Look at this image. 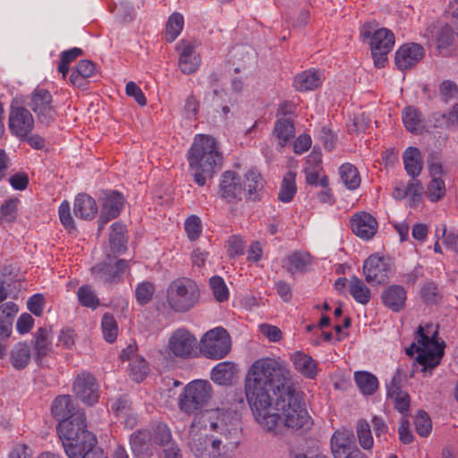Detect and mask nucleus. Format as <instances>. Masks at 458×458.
Masks as SVG:
<instances>
[{"label": "nucleus", "mask_w": 458, "mask_h": 458, "mask_svg": "<svg viewBox=\"0 0 458 458\" xmlns=\"http://www.w3.org/2000/svg\"><path fill=\"white\" fill-rule=\"evenodd\" d=\"M437 327L434 324L420 326L416 332L417 343L411 344L406 348L405 352L409 356L417 353L415 365L421 367V371L431 372L437 367L444 355V343L437 340Z\"/></svg>", "instance_id": "nucleus-3"}, {"label": "nucleus", "mask_w": 458, "mask_h": 458, "mask_svg": "<svg viewBox=\"0 0 458 458\" xmlns=\"http://www.w3.org/2000/svg\"><path fill=\"white\" fill-rule=\"evenodd\" d=\"M130 376L136 382L142 381L148 372L147 361L139 355H134L129 363Z\"/></svg>", "instance_id": "nucleus-44"}, {"label": "nucleus", "mask_w": 458, "mask_h": 458, "mask_svg": "<svg viewBox=\"0 0 458 458\" xmlns=\"http://www.w3.org/2000/svg\"><path fill=\"white\" fill-rule=\"evenodd\" d=\"M79 303L86 308L96 310L100 306V300L95 290L89 284L81 285L77 292Z\"/></svg>", "instance_id": "nucleus-41"}, {"label": "nucleus", "mask_w": 458, "mask_h": 458, "mask_svg": "<svg viewBox=\"0 0 458 458\" xmlns=\"http://www.w3.org/2000/svg\"><path fill=\"white\" fill-rule=\"evenodd\" d=\"M31 350L30 346L25 342H20L13 345L10 352V362L12 366L21 370L30 362Z\"/></svg>", "instance_id": "nucleus-29"}, {"label": "nucleus", "mask_w": 458, "mask_h": 458, "mask_svg": "<svg viewBox=\"0 0 458 458\" xmlns=\"http://www.w3.org/2000/svg\"><path fill=\"white\" fill-rule=\"evenodd\" d=\"M403 123L406 130L412 133H421L424 129L420 114L413 106H407L403 109Z\"/></svg>", "instance_id": "nucleus-36"}, {"label": "nucleus", "mask_w": 458, "mask_h": 458, "mask_svg": "<svg viewBox=\"0 0 458 458\" xmlns=\"http://www.w3.org/2000/svg\"><path fill=\"white\" fill-rule=\"evenodd\" d=\"M124 206V199L117 191H112L106 194L102 205L101 213L98 219L99 230L112 219L116 218Z\"/></svg>", "instance_id": "nucleus-21"}, {"label": "nucleus", "mask_w": 458, "mask_h": 458, "mask_svg": "<svg viewBox=\"0 0 458 458\" xmlns=\"http://www.w3.org/2000/svg\"><path fill=\"white\" fill-rule=\"evenodd\" d=\"M73 212L81 219H93L98 213L96 200L88 194H79L74 199Z\"/></svg>", "instance_id": "nucleus-27"}, {"label": "nucleus", "mask_w": 458, "mask_h": 458, "mask_svg": "<svg viewBox=\"0 0 458 458\" xmlns=\"http://www.w3.org/2000/svg\"><path fill=\"white\" fill-rule=\"evenodd\" d=\"M79 410H75L72 403V400L70 395H59L57 396L51 407L53 416L60 421L63 420H68L72 418L75 412Z\"/></svg>", "instance_id": "nucleus-30"}, {"label": "nucleus", "mask_w": 458, "mask_h": 458, "mask_svg": "<svg viewBox=\"0 0 458 458\" xmlns=\"http://www.w3.org/2000/svg\"><path fill=\"white\" fill-rule=\"evenodd\" d=\"M223 154L216 139L210 135L197 134L187 154L194 182L203 186L208 178L221 169Z\"/></svg>", "instance_id": "nucleus-2"}, {"label": "nucleus", "mask_w": 458, "mask_h": 458, "mask_svg": "<svg viewBox=\"0 0 458 458\" xmlns=\"http://www.w3.org/2000/svg\"><path fill=\"white\" fill-rule=\"evenodd\" d=\"M19 311L18 306L13 301H7L0 306V320L13 323Z\"/></svg>", "instance_id": "nucleus-59"}, {"label": "nucleus", "mask_w": 458, "mask_h": 458, "mask_svg": "<svg viewBox=\"0 0 458 458\" xmlns=\"http://www.w3.org/2000/svg\"><path fill=\"white\" fill-rule=\"evenodd\" d=\"M341 180L349 190H356L360 184V177L357 168L345 163L339 168Z\"/></svg>", "instance_id": "nucleus-40"}, {"label": "nucleus", "mask_w": 458, "mask_h": 458, "mask_svg": "<svg viewBox=\"0 0 458 458\" xmlns=\"http://www.w3.org/2000/svg\"><path fill=\"white\" fill-rule=\"evenodd\" d=\"M200 291L193 280L180 277L173 280L165 290L164 306L175 313H185L199 302Z\"/></svg>", "instance_id": "nucleus-6"}, {"label": "nucleus", "mask_w": 458, "mask_h": 458, "mask_svg": "<svg viewBox=\"0 0 458 458\" xmlns=\"http://www.w3.org/2000/svg\"><path fill=\"white\" fill-rule=\"evenodd\" d=\"M17 203L16 199H8L1 206L0 219L2 223L10 224L16 219Z\"/></svg>", "instance_id": "nucleus-52"}, {"label": "nucleus", "mask_w": 458, "mask_h": 458, "mask_svg": "<svg viewBox=\"0 0 458 458\" xmlns=\"http://www.w3.org/2000/svg\"><path fill=\"white\" fill-rule=\"evenodd\" d=\"M351 227L355 235L363 239H371L377 232V219L367 212H358L351 218Z\"/></svg>", "instance_id": "nucleus-20"}, {"label": "nucleus", "mask_w": 458, "mask_h": 458, "mask_svg": "<svg viewBox=\"0 0 458 458\" xmlns=\"http://www.w3.org/2000/svg\"><path fill=\"white\" fill-rule=\"evenodd\" d=\"M179 57V68L184 74L195 72L200 65V57L195 53V45L187 40H181L176 45Z\"/></svg>", "instance_id": "nucleus-19"}, {"label": "nucleus", "mask_w": 458, "mask_h": 458, "mask_svg": "<svg viewBox=\"0 0 458 458\" xmlns=\"http://www.w3.org/2000/svg\"><path fill=\"white\" fill-rule=\"evenodd\" d=\"M381 299L386 307L393 312H399L404 309L407 293L403 286L392 284L383 291Z\"/></svg>", "instance_id": "nucleus-23"}, {"label": "nucleus", "mask_w": 458, "mask_h": 458, "mask_svg": "<svg viewBox=\"0 0 458 458\" xmlns=\"http://www.w3.org/2000/svg\"><path fill=\"white\" fill-rule=\"evenodd\" d=\"M428 173L431 178H440L445 174L441 157L438 153H431L428 158Z\"/></svg>", "instance_id": "nucleus-58"}, {"label": "nucleus", "mask_w": 458, "mask_h": 458, "mask_svg": "<svg viewBox=\"0 0 458 458\" xmlns=\"http://www.w3.org/2000/svg\"><path fill=\"white\" fill-rule=\"evenodd\" d=\"M352 433L341 428L331 437V450L335 458H367L360 450L352 446Z\"/></svg>", "instance_id": "nucleus-13"}, {"label": "nucleus", "mask_w": 458, "mask_h": 458, "mask_svg": "<svg viewBox=\"0 0 458 458\" xmlns=\"http://www.w3.org/2000/svg\"><path fill=\"white\" fill-rule=\"evenodd\" d=\"M52 101V95L47 89L37 88L31 93L29 106L41 123H48L55 119V110Z\"/></svg>", "instance_id": "nucleus-14"}, {"label": "nucleus", "mask_w": 458, "mask_h": 458, "mask_svg": "<svg viewBox=\"0 0 458 458\" xmlns=\"http://www.w3.org/2000/svg\"><path fill=\"white\" fill-rule=\"evenodd\" d=\"M45 297L40 293L32 295L27 301L28 310L37 317L43 313Z\"/></svg>", "instance_id": "nucleus-60"}, {"label": "nucleus", "mask_w": 458, "mask_h": 458, "mask_svg": "<svg viewBox=\"0 0 458 458\" xmlns=\"http://www.w3.org/2000/svg\"><path fill=\"white\" fill-rule=\"evenodd\" d=\"M296 174L293 172H288L282 181L281 188L278 193V199L282 202L288 203L293 200L296 194L297 187L295 183Z\"/></svg>", "instance_id": "nucleus-39"}, {"label": "nucleus", "mask_w": 458, "mask_h": 458, "mask_svg": "<svg viewBox=\"0 0 458 458\" xmlns=\"http://www.w3.org/2000/svg\"><path fill=\"white\" fill-rule=\"evenodd\" d=\"M152 441L161 445H169L172 439V434L165 424H157L151 433Z\"/></svg>", "instance_id": "nucleus-55"}, {"label": "nucleus", "mask_w": 458, "mask_h": 458, "mask_svg": "<svg viewBox=\"0 0 458 458\" xmlns=\"http://www.w3.org/2000/svg\"><path fill=\"white\" fill-rule=\"evenodd\" d=\"M86 428V417L83 411H78L72 418L63 420L58 423L57 433L68 457L78 458L81 448L97 444L95 436Z\"/></svg>", "instance_id": "nucleus-4"}, {"label": "nucleus", "mask_w": 458, "mask_h": 458, "mask_svg": "<svg viewBox=\"0 0 458 458\" xmlns=\"http://www.w3.org/2000/svg\"><path fill=\"white\" fill-rule=\"evenodd\" d=\"M199 352L206 358L221 360L231 350V337L227 331L217 327L206 332L199 341Z\"/></svg>", "instance_id": "nucleus-9"}, {"label": "nucleus", "mask_w": 458, "mask_h": 458, "mask_svg": "<svg viewBox=\"0 0 458 458\" xmlns=\"http://www.w3.org/2000/svg\"><path fill=\"white\" fill-rule=\"evenodd\" d=\"M404 168L412 178L418 177L423 167L421 152L414 147L407 148L403 155Z\"/></svg>", "instance_id": "nucleus-28"}, {"label": "nucleus", "mask_w": 458, "mask_h": 458, "mask_svg": "<svg viewBox=\"0 0 458 458\" xmlns=\"http://www.w3.org/2000/svg\"><path fill=\"white\" fill-rule=\"evenodd\" d=\"M151 433L148 430H138L131 436V445L134 453L148 454L151 445Z\"/></svg>", "instance_id": "nucleus-42"}, {"label": "nucleus", "mask_w": 458, "mask_h": 458, "mask_svg": "<svg viewBox=\"0 0 458 458\" xmlns=\"http://www.w3.org/2000/svg\"><path fill=\"white\" fill-rule=\"evenodd\" d=\"M357 436L360 446L365 450H370L373 447L374 440L371 435L370 426L364 420H360L357 423Z\"/></svg>", "instance_id": "nucleus-46"}, {"label": "nucleus", "mask_w": 458, "mask_h": 458, "mask_svg": "<svg viewBox=\"0 0 458 458\" xmlns=\"http://www.w3.org/2000/svg\"><path fill=\"white\" fill-rule=\"evenodd\" d=\"M391 269L384 259L372 255L364 262L363 274L369 284H380L388 278Z\"/></svg>", "instance_id": "nucleus-16"}, {"label": "nucleus", "mask_w": 458, "mask_h": 458, "mask_svg": "<svg viewBox=\"0 0 458 458\" xmlns=\"http://www.w3.org/2000/svg\"><path fill=\"white\" fill-rule=\"evenodd\" d=\"M155 293V285L150 282H143L136 288V299L139 303L144 305L149 302Z\"/></svg>", "instance_id": "nucleus-57"}, {"label": "nucleus", "mask_w": 458, "mask_h": 458, "mask_svg": "<svg viewBox=\"0 0 458 458\" xmlns=\"http://www.w3.org/2000/svg\"><path fill=\"white\" fill-rule=\"evenodd\" d=\"M245 247L244 241L236 235L231 236L228 240V254L230 256H238L243 253Z\"/></svg>", "instance_id": "nucleus-62"}, {"label": "nucleus", "mask_w": 458, "mask_h": 458, "mask_svg": "<svg viewBox=\"0 0 458 458\" xmlns=\"http://www.w3.org/2000/svg\"><path fill=\"white\" fill-rule=\"evenodd\" d=\"M8 126L13 135L23 140L34 128V117L27 108L13 104L9 114Z\"/></svg>", "instance_id": "nucleus-11"}, {"label": "nucleus", "mask_w": 458, "mask_h": 458, "mask_svg": "<svg viewBox=\"0 0 458 458\" xmlns=\"http://www.w3.org/2000/svg\"><path fill=\"white\" fill-rule=\"evenodd\" d=\"M386 397L393 402L394 408L400 413L408 412L411 398L407 392L402 390V375L399 369L386 385Z\"/></svg>", "instance_id": "nucleus-17"}, {"label": "nucleus", "mask_w": 458, "mask_h": 458, "mask_svg": "<svg viewBox=\"0 0 458 458\" xmlns=\"http://www.w3.org/2000/svg\"><path fill=\"white\" fill-rule=\"evenodd\" d=\"M58 215L61 224L66 230L72 232L75 229L74 220L71 214L70 203L67 200H64L58 208Z\"/></svg>", "instance_id": "nucleus-56"}, {"label": "nucleus", "mask_w": 458, "mask_h": 458, "mask_svg": "<svg viewBox=\"0 0 458 458\" xmlns=\"http://www.w3.org/2000/svg\"><path fill=\"white\" fill-rule=\"evenodd\" d=\"M242 185L246 188V197L254 199L263 188L261 174L253 169L248 171L242 178Z\"/></svg>", "instance_id": "nucleus-37"}, {"label": "nucleus", "mask_w": 458, "mask_h": 458, "mask_svg": "<svg viewBox=\"0 0 458 458\" xmlns=\"http://www.w3.org/2000/svg\"><path fill=\"white\" fill-rule=\"evenodd\" d=\"M212 393V386L208 380H192L184 386L178 397L179 409L188 415L202 411L211 399Z\"/></svg>", "instance_id": "nucleus-8"}, {"label": "nucleus", "mask_w": 458, "mask_h": 458, "mask_svg": "<svg viewBox=\"0 0 458 458\" xmlns=\"http://www.w3.org/2000/svg\"><path fill=\"white\" fill-rule=\"evenodd\" d=\"M184 230L191 241H196L201 234V220L195 215L190 216L184 223Z\"/></svg>", "instance_id": "nucleus-51"}, {"label": "nucleus", "mask_w": 458, "mask_h": 458, "mask_svg": "<svg viewBox=\"0 0 458 458\" xmlns=\"http://www.w3.org/2000/svg\"><path fill=\"white\" fill-rule=\"evenodd\" d=\"M424 48L416 43L401 46L395 52V64L402 70H408L416 65L424 56Z\"/></svg>", "instance_id": "nucleus-18"}, {"label": "nucleus", "mask_w": 458, "mask_h": 458, "mask_svg": "<svg viewBox=\"0 0 458 458\" xmlns=\"http://www.w3.org/2000/svg\"><path fill=\"white\" fill-rule=\"evenodd\" d=\"M219 187L221 197L227 202H236L246 196V188L242 185V178L233 171L223 173Z\"/></svg>", "instance_id": "nucleus-15"}, {"label": "nucleus", "mask_w": 458, "mask_h": 458, "mask_svg": "<svg viewBox=\"0 0 458 458\" xmlns=\"http://www.w3.org/2000/svg\"><path fill=\"white\" fill-rule=\"evenodd\" d=\"M236 373L234 363L224 361L216 364L211 371V379L221 386L229 385Z\"/></svg>", "instance_id": "nucleus-33"}, {"label": "nucleus", "mask_w": 458, "mask_h": 458, "mask_svg": "<svg viewBox=\"0 0 458 458\" xmlns=\"http://www.w3.org/2000/svg\"><path fill=\"white\" fill-rule=\"evenodd\" d=\"M125 92L128 96L132 97L140 106H146L147 99L145 95L141 89L133 81H130L126 84Z\"/></svg>", "instance_id": "nucleus-61"}, {"label": "nucleus", "mask_w": 458, "mask_h": 458, "mask_svg": "<svg viewBox=\"0 0 458 458\" xmlns=\"http://www.w3.org/2000/svg\"><path fill=\"white\" fill-rule=\"evenodd\" d=\"M420 296L423 301L428 304L437 303L441 298L437 285L433 282H428L423 285L420 290Z\"/></svg>", "instance_id": "nucleus-54"}, {"label": "nucleus", "mask_w": 458, "mask_h": 458, "mask_svg": "<svg viewBox=\"0 0 458 458\" xmlns=\"http://www.w3.org/2000/svg\"><path fill=\"white\" fill-rule=\"evenodd\" d=\"M294 369L306 378L313 379L318 374V362L309 354L297 351L292 353Z\"/></svg>", "instance_id": "nucleus-25"}, {"label": "nucleus", "mask_w": 458, "mask_h": 458, "mask_svg": "<svg viewBox=\"0 0 458 458\" xmlns=\"http://www.w3.org/2000/svg\"><path fill=\"white\" fill-rule=\"evenodd\" d=\"M446 193L445 183L441 178H431L428 184L426 195L431 202H437Z\"/></svg>", "instance_id": "nucleus-45"}, {"label": "nucleus", "mask_w": 458, "mask_h": 458, "mask_svg": "<svg viewBox=\"0 0 458 458\" xmlns=\"http://www.w3.org/2000/svg\"><path fill=\"white\" fill-rule=\"evenodd\" d=\"M394 45V33L386 28L376 30L370 40L371 51L390 52Z\"/></svg>", "instance_id": "nucleus-31"}, {"label": "nucleus", "mask_w": 458, "mask_h": 458, "mask_svg": "<svg viewBox=\"0 0 458 458\" xmlns=\"http://www.w3.org/2000/svg\"><path fill=\"white\" fill-rule=\"evenodd\" d=\"M167 348L174 356L189 359L197 355L198 341L189 330L179 328L170 335Z\"/></svg>", "instance_id": "nucleus-10"}, {"label": "nucleus", "mask_w": 458, "mask_h": 458, "mask_svg": "<svg viewBox=\"0 0 458 458\" xmlns=\"http://www.w3.org/2000/svg\"><path fill=\"white\" fill-rule=\"evenodd\" d=\"M72 389L76 396L88 405H93L98 401L99 386L90 373L83 371L78 374Z\"/></svg>", "instance_id": "nucleus-12"}, {"label": "nucleus", "mask_w": 458, "mask_h": 458, "mask_svg": "<svg viewBox=\"0 0 458 458\" xmlns=\"http://www.w3.org/2000/svg\"><path fill=\"white\" fill-rule=\"evenodd\" d=\"M189 447L197 458H227L228 453L237 447L238 440H229L211 434L199 433V430L190 428Z\"/></svg>", "instance_id": "nucleus-7"}, {"label": "nucleus", "mask_w": 458, "mask_h": 458, "mask_svg": "<svg viewBox=\"0 0 458 458\" xmlns=\"http://www.w3.org/2000/svg\"><path fill=\"white\" fill-rule=\"evenodd\" d=\"M126 229L121 223H114L109 235V243L114 252L121 253L125 250Z\"/></svg>", "instance_id": "nucleus-38"}, {"label": "nucleus", "mask_w": 458, "mask_h": 458, "mask_svg": "<svg viewBox=\"0 0 458 458\" xmlns=\"http://www.w3.org/2000/svg\"><path fill=\"white\" fill-rule=\"evenodd\" d=\"M34 360L39 367L47 364V358L53 353L50 332L46 327H40L34 335Z\"/></svg>", "instance_id": "nucleus-22"}, {"label": "nucleus", "mask_w": 458, "mask_h": 458, "mask_svg": "<svg viewBox=\"0 0 458 458\" xmlns=\"http://www.w3.org/2000/svg\"><path fill=\"white\" fill-rule=\"evenodd\" d=\"M81 55H82V50L78 47L62 52L61 60L58 64V72L62 73L64 79H65L68 73L69 64Z\"/></svg>", "instance_id": "nucleus-50"}, {"label": "nucleus", "mask_w": 458, "mask_h": 458, "mask_svg": "<svg viewBox=\"0 0 458 458\" xmlns=\"http://www.w3.org/2000/svg\"><path fill=\"white\" fill-rule=\"evenodd\" d=\"M348 290L352 297L362 305L369 302L371 293L365 283L358 276H353L349 280Z\"/></svg>", "instance_id": "nucleus-34"}, {"label": "nucleus", "mask_w": 458, "mask_h": 458, "mask_svg": "<svg viewBox=\"0 0 458 458\" xmlns=\"http://www.w3.org/2000/svg\"><path fill=\"white\" fill-rule=\"evenodd\" d=\"M209 285L215 299L223 302L229 297V290L221 276H215L209 279Z\"/></svg>", "instance_id": "nucleus-48"}, {"label": "nucleus", "mask_w": 458, "mask_h": 458, "mask_svg": "<svg viewBox=\"0 0 458 458\" xmlns=\"http://www.w3.org/2000/svg\"><path fill=\"white\" fill-rule=\"evenodd\" d=\"M273 135L278 140L280 148L285 147L295 136V128L293 121L285 118L276 120Z\"/></svg>", "instance_id": "nucleus-32"}, {"label": "nucleus", "mask_w": 458, "mask_h": 458, "mask_svg": "<svg viewBox=\"0 0 458 458\" xmlns=\"http://www.w3.org/2000/svg\"><path fill=\"white\" fill-rule=\"evenodd\" d=\"M407 197L411 207H417L423 199V185L419 180L412 178L406 184Z\"/></svg>", "instance_id": "nucleus-47"}, {"label": "nucleus", "mask_w": 458, "mask_h": 458, "mask_svg": "<svg viewBox=\"0 0 458 458\" xmlns=\"http://www.w3.org/2000/svg\"><path fill=\"white\" fill-rule=\"evenodd\" d=\"M417 433L420 437H428L431 432L432 424L429 416L425 411H419L414 420Z\"/></svg>", "instance_id": "nucleus-53"}, {"label": "nucleus", "mask_w": 458, "mask_h": 458, "mask_svg": "<svg viewBox=\"0 0 458 458\" xmlns=\"http://www.w3.org/2000/svg\"><path fill=\"white\" fill-rule=\"evenodd\" d=\"M32 454L28 445L24 444H15L9 453L8 458H31Z\"/></svg>", "instance_id": "nucleus-64"}, {"label": "nucleus", "mask_w": 458, "mask_h": 458, "mask_svg": "<svg viewBox=\"0 0 458 458\" xmlns=\"http://www.w3.org/2000/svg\"><path fill=\"white\" fill-rule=\"evenodd\" d=\"M244 390L255 420L265 430L273 431L279 423L294 430L311 427L302 394L293 386L282 359L255 360L247 371Z\"/></svg>", "instance_id": "nucleus-1"}, {"label": "nucleus", "mask_w": 458, "mask_h": 458, "mask_svg": "<svg viewBox=\"0 0 458 458\" xmlns=\"http://www.w3.org/2000/svg\"><path fill=\"white\" fill-rule=\"evenodd\" d=\"M354 381L364 395H372L378 388V380L375 375L368 371H356Z\"/></svg>", "instance_id": "nucleus-35"}, {"label": "nucleus", "mask_w": 458, "mask_h": 458, "mask_svg": "<svg viewBox=\"0 0 458 458\" xmlns=\"http://www.w3.org/2000/svg\"><path fill=\"white\" fill-rule=\"evenodd\" d=\"M102 331L104 338L113 343L118 335V327L113 315L106 313L102 318Z\"/></svg>", "instance_id": "nucleus-49"}, {"label": "nucleus", "mask_w": 458, "mask_h": 458, "mask_svg": "<svg viewBox=\"0 0 458 458\" xmlns=\"http://www.w3.org/2000/svg\"><path fill=\"white\" fill-rule=\"evenodd\" d=\"M311 256L307 252L294 251L293 253L285 257L283 260V267L292 276L297 274L306 273L308 267L311 265Z\"/></svg>", "instance_id": "nucleus-24"}, {"label": "nucleus", "mask_w": 458, "mask_h": 458, "mask_svg": "<svg viewBox=\"0 0 458 458\" xmlns=\"http://www.w3.org/2000/svg\"><path fill=\"white\" fill-rule=\"evenodd\" d=\"M322 84L321 74L316 70H306L293 78V87L301 92L314 90Z\"/></svg>", "instance_id": "nucleus-26"}, {"label": "nucleus", "mask_w": 458, "mask_h": 458, "mask_svg": "<svg viewBox=\"0 0 458 458\" xmlns=\"http://www.w3.org/2000/svg\"><path fill=\"white\" fill-rule=\"evenodd\" d=\"M183 24V16L179 13H173L166 23L165 40L167 42H173L181 33Z\"/></svg>", "instance_id": "nucleus-43"}, {"label": "nucleus", "mask_w": 458, "mask_h": 458, "mask_svg": "<svg viewBox=\"0 0 458 458\" xmlns=\"http://www.w3.org/2000/svg\"><path fill=\"white\" fill-rule=\"evenodd\" d=\"M441 97L445 102L454 98L458 92V89L455 83L451 81H445L440 84L439 87Z\"/></svg>", "instance_id": "nucleus-63"}, {"label": "nucleus", "mask_w": 458, "mask_h": 458, "mask_svg": "<svg viewBox=\"0 0 458 458\" xmlns=\"http://www.w3.org/2000/svg\"><path fill=\"white\" fill-rule=\"evenodd\" d=\"M191 428L213 431L216 436L237 440L238 420L231 411L216 409L198 412L191 425Z\"/></svg>", "instance_id": "nucleus-5"}]
</instances>
